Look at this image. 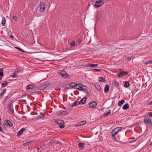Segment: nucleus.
Segmentation results:
<instances>
[{"mask_svg": "<svg viewBox=\"0 0 152 152\" xmlns=\"http://www.w3.org/2000/svg\"><path fill=\"white\" fill-rule=\"evenodd\" d=\"M7 108L9 110L8 112L10 113L12 115H14V110L12 106V104L10 102L8 103Z\"/></svg>", "mask_w": 152, "mask_h": 152, "instance_id": "nucleus-1", "label": "nucleus"}, {"mask_svg": "<svg viewBox=\"0 0 152 152\" xmlns=\"http://www.w3.org/2000/svg\"><path fill=\"white\" fill-rule=\"evenodd\" d=\"M104 4V1H96V2L94 6L97 8L102 6Z\"/></svg>", "mask_w": 152, "mask_h": 152, "instance_id": "nucleus-2", "label": "nucleus"}, {"mask_svg": "<svg viewBox=\"0 0 152 152\" xmlns=\"http://www.w3.org/2000/svg\"><path fill=\"white\" fill-rule=\"evenodd\" d=\"M56 122L59 125L60 127L63 129L64 127V123L63 121L61 120H58L56 121Z\"/></svg>", "mask_w": 152, "mask_h": 152, "instance_id": "nucleus-3", "label": "nucleus"}, {"mask_svg": "<svg viewBox=\"0 0 152 152\" xmlns=\"http://www.w3.org/2000/svg\"><path fill=\"white\" fill-rule=\"evenodd\" d=\"M97 105V103L95 101H91L90 102L89 107L91 108H95Z\"/></svg>", "mask_w": 152, "mask_h": 152, "instance_id": "nucleus-4", "label": "nucleus"}, {"mask_svg": "<svg viewBox=\"0 0 152 152\" xmlns=\"http://www.w3.org/2000/svg\"><path fill=\"white\" fill-rule=\"evenodd\" d=\"M39 11L41 12H44L45 10V4L44 3H40L39 4Z\"/></svg>", "mask_w": 152, "mask_h": 152, "instance_id": "nucleus-5", "label": "nucleus"}, {"mask_svg": "<svg viewBox=\"0 0 152 152\" xmlns=\"http://www.w3.org/2000/svg\"><path fill=\"white\" fill-rule=\"evenodd\" d=\"M61 76L63 77L66 78H68L69 77L68 74L64 70H61L60 72Z\"/></svg>", "mask_w": 152, "mask_h": 152, "instance_id": "nucleus-6", "label": "nucleus"}, {"mask_svg": "<svg viewBox=\"0 0 152 152\" xmlns=\"http://www.w3.org/2000/svg\"><path fill=\"white\" fill-rule=\"evenodd\" d=\"M3 125L4 126L6 125L7 126H12L13 125V124L10 120H5L4 122L3 123Z\"/></svg>", "mask_w": 152, "mask_h": 152, "instance_id": "nucleus-7", "label": "nucleus"}, {"mask_svg": "<svg viewBox=\"0 0 152 152\" xmlns=\"http://www.w3.org/2000/svg\"><path fill=\"white\" fill-rule=\"evenodd\" d=\"M128 73L127 72L122 71L120 73L118 74V76L120 77H121L126 75H127Z\"/></svg>", "mask_w": 152, "mask_h": 152, "instance_id": "nucleus-8", "label": "nucleus"}, {"mask_svg": "<svg viewBox=\"0 0 152 152\" xmlns=\"http://www.w3.org/2000/svg\"><path fill=\"white\" fill-rule=\"evenodd\" d=\"M144 121L145 122L148 124L149 126H151L152 122L149 117L145 118H144Z\"/></svg>", "mask_w": 152, "mask_h": 152, "instance_id": "nucleus-9", "label": "nucleus"}, {"mask_svg": "<svg viewBox=\"0 0 152 152\" xmlns=\"http://www.w3.org/2000/svg\"><path fill=\"white\" fill-rule=\"evenodd\" d=\"M79 87V90L80 91L85 90L86 89V87L85 86L80 83Z\"/></svg>", "mask_w": 152, "mask_h": 152, "instance_id": "nucleus-10", "label": "nucleus"}, {"mask_svg": "<svg viewBox=\"0 0 152 152\" xmlns=\"http://www.w3.org/2000/svg\"><path fill=\"white\" fill-rule=\"evenodd\" d=\"M80 103V102L79 101L75 102L74 103H72L69 104V105L72 107L77 106L79 105Z\"/></svg>", "mask_w": 152, "mask_h": 152, "instance_id": "nucleus-11", "label": "nucleus"}, {"mask_svg": "<svg viewBox=\"0 0 152 152\" xmlns=\"http://www.w3.org/2000/svg\"><path fill=\"white\" fill-rule=\"evenodd\" d=\"M78 146L80 149H83L84 147L83 143L80 142L79 141L78 142Z\"/></svg>", "mask_w": 152, "mask_h": 152, "instance_id": "nucleus-12", "label": "nucleus"}, {"mask_svg": "<svg viewBox=\"0 0 152 152\" xmlns=\"http://www.w3.org/2000/svg\"><path fill=\"white\" fill-rule=\"evenodd\" d=\"M26 130V129L25 128H22L20 130H19V131L18 132L17 135L18 136H20L21 135L23 132Z\"/></svg>", "mask_w": 152, "mask_h": 152, "instance_id": "nucleus-13", "label": "nucleus"}, {"mask_svg": "<svg viewBox=\"0 0 152 152\" xmlns=\"http://www.w3.org/2000/svg\"><path fill=\"white\" fill-rule=\"evenodd\" d=\"M110 86L108 85H106L104 87V92L105 93H108L109 91Z\"/></svg>", "mask_w": 152, "mask_h": 152, "instance_id": "nucleus-14", "label": "nucleus"}, {"mask_svg": "<svg viewBox=\"0 0 152 152\" xmlns=\"http://www.w3.org/2000/svg\"><path fill=\"white\" fill-rule=\"evenodd\" d=\"M98 81L100 82L106 83L107 81L104 78L102 77H100L99 78Z\"/></svg>", "mask_w": 152, "mask_h": 152, "instance_id": "nucleus-15", "label": "nucleus"}, {"mask_svg": "<svg viewBox=\"0 0 152 152\" xmlns=\"http://www.w3.org/2000/svg\"><path fill=\"white\" fill-rule=\"evenodd\" d=\"M48 86V85L46 83H44L42 84L39 87V89L41 90L43 89L46 88Z\"/></svg>", "mask_w": 152, "mask_h": 152, "instance_id": "nucleus-16", "label": "nucleus"}, {"mask_svg": "<svg viewBox=\"0 0 152 152\" xmlns=\"http://www.w3.org/2000/svg\"><path fill=\"white\" fill-rule=\"evenodd\" d=\"M48 86V85L46 83H44L42 84L39 87V89L41 90L43 89L46 88Z\"/></svg>", "mask_w": 152, "mask_h": 152, "instance_id": "nucleus-17", "label": "nucleus"}, {"mask_svg": "<svg viewBox=\"0 0 152 152\" xmlns=\"http://www.w3.org/2000/svg\"><path fill=\"white\" fill-rule=\"evenodd\" d=\"M40 115L37 116L36 117V118L41 119L44 117L45 115L44 113H39Z\"/></svg>", "mask_w": 152, "mask_h": 152, "instance_id": "nucleus-18", "label": "nucleus"}, {"mask_svg": "<svg viewBox=\"0 0 152 152\" xmlns=\"http://www.w3.org/2000/svg\"><path fill=\"white\" fill-rule=\"evenodd\" d=\"M125 100L124 99H122L121 101H119L118 103V105L119 106H121L125 102Z\"/></svg>", "mask_w": 152, "mask_h": 152, "instance_id": "nucleus-19", "label": "nucleus"}, {"mask_svg": "<svg viewBox=\"0 0 152 152\" xmlns=\"http://www.w3.org/2000/svg\"><path fill=\"white\" fill-rule=\"evenodd\" d=\"M94 86L98 90H100L101 89V86L97 83H95Z\"/></svg>", "mask_w": 152, "mask_h": 152, "instance_id": "nucleus-20", "label": "nucleus"}, {"mask_svg": "<svg viewBox=\"0 0 152 152\" xmlns=\"http://www.w3.org/2000/svg\"><path fill=\"white\" fill-rule=\"evenodd\" d=\"M129 105L128 103H126L123 107V109L124 110L128 109L129 108Z\"/></svg>", "mask_w": 152, "mask_h": 152, "instance_id": "nucleus-21", "label": "nucleus"}, {"mask_svg": "<svg viewBox=\"0 0 152 152\" xmlns=\"http://www.w3.org/2000/svg\"><path fill=\"white\" fill-rule=\"evenodd\" d=\"M68 113V112L67 111H64L61 112V115L63 116L67 115Z\"/></svg>", "mask_w": 152, "mask_h": 152, "instance_id": "nucleus-22", "label": "nucleus"}, {"mask_svg": "<svg viewBox=\"0 0 152 152\" xmlns=\"http://www.w3.org/2000/svg\"><path fill=\"white\" fill-rule=\"evenodd\" d=\"M114 85L117 87V88H118L119 87V83L116 81H114L113 82Z\"/></svg>", "mask_w": 152, "mask_h": 152, "instance_id": "nucleus-23", "label": "nucleus"}, {"mask_svg": "<svg viewBox=\"0 0 152 152\" xmlns=\"http://www.w3.org/2000/svg\"><path fill=\"white\" fill-rule=\"evenodd\" d=\"M122 129V127H117L115 129V130L118 133L120 132Z\"/></svg>", "mask_w": 152, "mask_h": 152, "instance_id": "nucleus-24", "label": "nucleus"}, {"mask_svg": "<svg viewBox=\"0 0 152 152\" xmlns=\"http://www.w3.org/2000/svg\"><path fill=\"white\" fill-rule=\"evenodd\" d=\"M76 83H72L69 84V86L72 88L75 89V85H76Z\"/></svg>", "mask_w": 152, "mask_h": 152, "instance_id": "nucleus-25", "label": "nucleus"}, {"mask_svg": "<svg viewBox=\"0 0 152 152\" xmlns=\"http://www.w3.org/2000/svg\"><path fill=\"white\" fill-rule=\"evenodd\" d=\"M86 98H83L80 102L82 104H84L86 103Z\"/></svg>", "mask_w": 152, "mask_h": 152, "instance_id": "nucleus-26", "label": "nucleus"}, {"mask_svg": "<svg viewBox=\"0 0 152 152\" xmlns=\"http://www.w3.org/2000/svg\"><path fill=\"white\" fill-rule=\"evenodd\" d=\"M7 89L4 88L3 90V91L1 92L0 94V96L3 95L7 91Z\"/></svg>", "mask_w": 152, "mask_h": 152, "instance_id": "nucleus-27", "label": "nucleus"}, {"mask_svg": "<svg viewBox=\"0 0 152 152\" xmlns=\"http://www.w3.org/2000/svg\"><path fill=\"white\" fill-rule=\"evenodd\" d=\"M130 86V84L128 81L125 82V84L124 85V87L125 88H128Z\"/></svg>", "mask_w": 152, "mask_h": 152, "instance_id": "nucleus-28", "label": "nucleus"}, {"mask_svg": "<svg viewBox=\"0 0 152 152\" xmlns=\"http://www.w3.org/2000/svg\"><path fill=\"white\" fill-rule=\"evenodd\" d=\"M3 69L1 68L0 69V76L3 77Z\"/></svg>", "mask_w": 152, "mask_h": 152, "instance_id": "nucleus-29", "label": "nucleus"}, {"mask_svg": "<svg viewBox=\"0 0 152 152\" xmlns=\"http://www.w3.org/2000/svg\"><path fill=\"white\" fill-rule=\"evenodd\" d=\"M111 113V110H109L107 111V113H105L104 114V116H107V115L110 114Z\"/></svg>", "mask_w": 152, "mask_h": 152, "instance_id": "nucleus-30", "label": "nucleus"}, {"mask_svg": "<svg viewBox=\"0 0 152 152\" xmlns=\"http://www.w3.org/2000/svg\"><path fill=\"white\" fill-rule=\"evenodd\" d=\"M86 121H83L81 122L78 125L79 126H82L85 125L86 124Z\"/></svg>", "mask_w": 152, "mask_h": 152, "instance_id": "nucleus-31", "label": "nucleus"}, {"mask_svg": "<svg viewBox=\"0 0 152 152\" xmlns=\"http://www.w3.org/2000/svg\"><path fill=\"white\" fill-rule=\"evenodd\" d=\"M26 88L27 89H32L33 88V86L29 84L27 86Z\"/></svg>", "mask_w": 152, "mask_h": 152, "instance_id": "nucleus-32", "label": "nucleus"}, {"mask_svg": "<svg viewBox=\"0 0 152 152\" xmlns=\"http://www.w3.org/2000/svg\"><path fill=\"white\" fill-rule=\"evenodd\" d=\"M80 83H79L78 84H77V83H76V85H75V89H77L79 90V86H80Z\"/></svg>", "mask_w": 152, "mask_h": 152, "instance_id": "nucleus-33", "label": "nucleus"}, {"mask_svg": "<svg viewBox=\"0 0 152 152\" xmlns=\"http://www.w3.org/2000/svg\"><path fill=\"white\" fill-rule=\"evenodd\" d=\"M118 133L115 130V129L112 132V135H115Z\"/></svg>", "mask_w": 152, "mask_h": 152, "instance_id": "nucleus-34", "label": "nucleus"}, {"mask_svg": "<svg viewBox=\"0 0 152 152\" xmlns=\"http://www.w3.org/2000/svg\"><path fill=\"white\" fill-rule=\"evenodd\" d=\"M150 64H152V59L147 61L145 63V64L146 65Z\"/></svg>", "mask_w": 152, "mask_h": 152, "instance_id": "nucleus-35", "label": "nucleus"}, {"mask_svg": "<svg viewBox=\"0 0 152 152\" xmlns=\"http://www.w3.org/2000/svg\"><path fill=\"white\" fill-rule=\"evenodd\" d=\"M6 23V20L4 18H3L2 20L1 24L2 26H4Z\"/></svg>", "mask_w": 152, "mask_h": 152, "instance_id": "nucleus-36", "label": "nucleus"}, {"mask_svg": "<svg viewBox=\"0 0 152 152\" xmlns=\"http://www.w3.org/2000/svg\"><path fill=\"white\" fill-rule=\"evenodd\" d=\"M31 143V142H28L23 144L25 146H27L29 145Z\"/></svg>", "mask_w": 152, "mask_h": 152, "instance_id": "nucleus-37", "label": "nucleus"}, {"mask_svg": "<svg viewBox=\"0 0 152 152\" xmlns=\"http://www.w3.org/2000/svg\"><path fill=\"white\" fill-rule=\"evenodd\" d=\"M8 82L4 83L1 84L2 86H3V87H5L7 86L8 83Z\"/></svg>", "mask_w": 152, "mask_h": 152, "instance_id": "nucleus-38", "label": "nucleus"}, {"mask_svg": "<svg viewBox=\"0 0 152 152\" xmlns=\"http://www.w3.org/2000/svg\"><path fill=\"white\" fill-rule=\"evenodd\" d=\"M70 46L71 47H74L75 46V42L72 41L70 44Z\"/></svg>", "mask_w": 152, "mask_h": 152, "instance_id": "nucleus-39", "label": "nucleus"}, {"mask_svg": "<svg viewBox=\"0 0 152 152\" xmlns=\"http://www.w3.org/2000/svg\"><path fill=\"white\" fill-rule=\"evenodd\" d=\"M99 65L98 64H91V67H96L98 66Z\"/></svg>", "mask_w": 152, "mask_h": 152, "instance_id": "nucleus-40", "label": "nucleus"}, {"mask_svg": "<svg viewBox=\"0 0 152 152\" xmlns=\"http://www.w3.org/2000/svg\"><path fill=\"white\" fill-rule=\"evenodd\" d=\"M55 144L56 145H57V144H59V145H62V143H61V142L60 141H57V142H55Z\"/></svg>", "mask_w": 152, "mask_h": 152, "instance_id": "nucleus-41", "label": "nucleus"}, {"mask_svg": "<svg viewBox=\"0 0 152 152\" xmlns=\"http://www.w3.org/2000/svg\"><path fill=\"white\" fill-rule=\"evenodd\" d=\"M9 98V97H8V96H6L3 99L4 102H5Z\"/></svg>", "mask_w": 152, "mask_h": 152, "instance_id": "nucleus-42", "label": "nucleus"}, {"mask_svg": "<svg viewBox=\"0 0 152 152\" xmlns=\"http://www.w3.org/2000/svg\"><path fill=\"white\" fill-rule=\"evenodd\" d=\"M112 137L114 140L115 141H117V139L116 138L115 135H112Z\"/></svg>", "mask_w": 152, "mask_h": 152, "instance_id": "nucleus-43", "label": "nucleus"}, {"mask_svg": "<svg viewBox=\"0 0 152 152\" xmlns=\"http://www.w3.org/2000/svg\"><path fill=\"white\" fill-rule=\"evenodd\" d=\"M133 58V57L132 56V57H128L127 58H126V59L128 60L129 61H130L132 59V58Z\"/></svg>", "mask_w": 152, "mask_h": 152, "instance_id": "nucleus-44", "label": "nucleus"}, {"mask_svg": "<svg viewBox=\"0 0 152 152\" xmlns=\"http://www.w3.org/2000/svg\"><path fill=\"white\" fill-rule=\"evenodd\" d=\"M13 19L15 21H17V17L15 16H14L13 17Z\"/></svg>", "mask_w": 152, "mask_h": 152, "instance_id": "nucleus-45", "label": "nucleus"}, {"mask_svg": "<svg viewBox=\"0 0 152 152\" xmlns=\"http://www.w3.org/2000/svg\"><path fill=\"white\" fill-rule=\"evenodd\" d=\"M149 116L150 117H152V112H149L148 113Z\"/></svg>", "mask_w": 152, "mask_h": 152, "instance_id": "nucleus-46", "label": "nucleus"}, {"mask_svg": "<svg viewBox=\"0 0 152 152\" xmlns=\"http://www.w3.org/2000/svg\"><path fill=\"white\" fill-rule=\"evenodd\" d=\"M0 132H4V130H3V129L0 126Z\"/></svg>", "mask_w": 152, "mask_h": 152, "instance_id": "nucleus-47", "label": "nucleus"}, {"mask_svg": "<svg viewBox=\"0 0 152 152\" xmlns=\"http://www.w3.org/2000/svg\"><path fill=\"white\" fill-rule=\"evenodd\" d=\"M11 77H12L13 78H18V76L15 75H12Z\"/></svg>", "mask_w": 152, "mask_h": 152, "instance_id": "nucleus-48", "label": "nucleus"}, {"mask_svg": "<svg viewBox=\"0 0 152 152\" xmlns=\"http://www.w3.org/2000/svg\"><path fill=\"white\" fill-rule=\"evenodd\" d=\"M91 64H89V63H88L87 64V66L88 67H91Z\"/></svg>", "mask_w": 152, "mask_h": 152, "instance_id": "nucleus-49", "label": "nucleus"}, {"mask_svg": "<svg viewBox=\"0 0 152 152\" xmlns=\"http://www.w3.org/2000/svg\"><path fill=\"white\" fill-rule=\"evenodd\" d=\"M15 72L16 73H18L19 72L18 69H16L15 70Z\"/></svg>", "mask_w": 152, "mask_h": 152, "instance_id": "nucleus-50", "label": "nucleus"}, {"mask_svg": "<svg viewBox=\"0 0 152 152\" xmlns=\"http://www.w3.org/2000/svg\"><path fill=\"white\" fill-rule=\"evenodd\" d=\"M27 95V94H24L22 96V97H24L26 96Z\"/></svg>", "mask_w": 152, "mask_h": 152, "instance_id": "nucleus-51", "label": "nucleus"}, {"mask_svg": "<svg viewBox=\"0 0 152 152\" xmlns=\"http://www.w3.org/2000/svg\"><path fill=\"white\" fill-rule=\"evenodd\" d=\"M80 42H81V40H80V39H79L78 40V41H77L78 43L79 44V43H80Z\"/></svg>", "mask_w": 152, "mask_h": 152, "instance_id": "nucleus-52", "label": "nucleus"}, {"mask_svg": "<svg viewBox=\"0 0 152 152\" xmlns=\"http://www.w3.org/2000/svg\"><path fill=\"white\" fill-rule=\"evenodd\" d=\"M19 50L21 51L22 52H24L23 50L21 48H20V49H19Z\"/></svg>", "mask_w": 152, "mask_h": 152, "instance_id": "nucleus-53", "label": "nucleus"}, {"mask_svg": "<svg viewBox=\"0 0 152 152\" xmlns=\"http://www.w3.org/2000/svg\"><path fill=\"white\" fill-rule=\"evenodd\" d=\"M149 104L150 105H152V101L149 102Z\"/></svg>", "mask_w": 152, "mask_h": 152, "instance_id": "nucleus-54", "label": "nucleus"}, {"mask_svg": "<svg viewBox=\"0 0 152 152\" xmlns=\"http://www.w3.org/2000/svg\"><path fill=\"white\" fill-rule=\"evenodd\" d=\"M95 70L96 71H100V70L98 69H95Z\"/></svg>", "mask_w": 152, "mask_h": 152, "instance_id": "nucleus-55", "label": "nucleus"}, {"mask_svg": "<svg viewBox=\"0 0 152 152\" xmlns=\"http://www.w3.org/2000/svg\"><path fill=\"white\" fill-rule=\"evenodd\" d=\"M15 48L17 49L18 50H19V49H20V48L18 47H15Z\"/></svg>", "mask_w": 152, "mask_h": 152, "instance_id": "nucleus-56", "label": "nucleus"}, {"mask_svg": "<svg viewBox=\"0 0 152 152\" xmlns=\"http://www.w3.org/2000/svg\"><path fill=\"white\" fill-rule=\"evenodd\" d=\"M135 141H136V140H134V141H130V142H131L132 143V142H134Z\"/></svg>", "mask_w": 152, "mask_h": 152, "instance_id": "nucleus-57", "label": "nucleus"}, {"mask_svg": "<svg viewBox=\"0 0 152 152\" xmlns=\"http://www.w3.org/2000/svg\"><path fill=\"white\" fill-rule=\"evenodd\" d=\"M10 37H11V38H13V36H12V35H11V36H10Z\"/></svg>", "mask_w": 152, "mask_h": 152, "instance_id": "nucleus-58", "label": "nucleus"}, {"mask_svg": "<svg viewBox=\"0 0 152 152\" xmlns=\"http://www.w3.org/2000/svg\"><path fill=\"white\" fill-rule=\"evenodd\" d=\"M39 149L40 148H39V147H37V149L38 151L39 150Z\"/></svg>", "mask_w": 152, "mask_h": 152, "instance_id": "nucleus-59", "label": "nucleus"}, {"mask_svg": "<svg viewBox=\"0 0 152 152\" xmlns=\"http://www.w3.org/2000/svg\"><path fill=\"white\" fill-rule=\"evenodd\" d=\"M1 78L0 77V80H1Z\"/></svg>", "mask_w": 152, "mask_h": 152, "instance_id": "nucleus-60", "label": "nucleus"}, {"mask_svg": "<svg viewBox=\"0 0 152 152\" xmlns=\"http://www.w3.org/2000/svg\"><path fill=\"white\" fill-rule=\"evenodd\" d=\"M64 109H66V107L64 108Z\"/></svg>", "mask_w": 152, "mask_h": 152, "instance_id": "nucleus-61", "label": "nucleus"}]
</instances>
